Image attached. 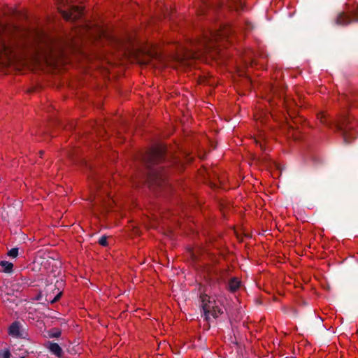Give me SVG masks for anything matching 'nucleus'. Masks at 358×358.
I'll return each mask as SVG.
<instances>
[{
  "label": "nucleus",
  "mask_w": 358,
  "mask_h": 358,
  "mask_svg": "<svg viewBox=\"0 0 358 358\" xmlns=\"http://www.w3.org/2000/svg\"><path fill=\"white\" fill-rule=\"evenodd\" d=\"M166 148L163 145L152 146L142 154L141 160L145 168V177L150 188L162 189L167 185L165 171Z\"/></svg>",
  "instance_id": "obj_1"
},
{
  "label": "nucleus",
  "mask_w": 358,
  "mask_h": 358,
  "mask_svg": "<svg viewBox=\"0 0 358 358\" xmlns=\"http://www.w3.org/2000/svg\"><path fill=\"white\" fill-rule=\"evenodd\" d=\"M59 12L66 20L75 21L80 18L83 15V10L78 6L71 4V0H57Z\"/></svg>",
  "instance_id": "obj_2"
},
{
  "label": "nucleus",
  "mask_w": 358,
  "mask_h": 358,
  "mask_svg": "<svg viewBox=\"0 0 358 358\" xmlns=\"http://www.w3.org/2000/svg\"><path fill=\"white\" fill-rule=\"evenodd\" d=\"M338 131L341 134L345 143H350L352 140L356 138V132L350 124L348 117H343L336 124Z\"/></svg>",
  "instance_id": "obj_3"
},
{
  "label": "nucleus",
  "mask_w": 358,
  "mask_h": 358,
  "mask_svg": "<svg viewBox=\"0 0 358 358\" xmlns=\"http://www.w3.org/2000/svg\"><path fill=\"white\" fill-rule=\"evenodd\" d=\"M353 22H358V5L349 12H340L335 19V23L341 26H345Z\"/></svg>",
  "instance_id": "obj_4"
},
{
  "label": "nucleus",
  "mask_w": 358,
  "mask_h": 358,
  "mask_svg": "<svg viewBox=\"0 0 358 358\" xmlns=\"http://www.w3.org/2000/svg\"><path fill=\"white\" fill-rule=\"evenodd\" d=\"M234 29L229 26H220V29L217 31H210V36H206L205 43L207 45L208 43H211L213 41H217L222 38L229 37L233 32Z\"/></svg>",
  "instance_id": "obj_5"
},
{
  "label": "nucleus",
  "mask_w": 358,
  "mask_h": 358,
  "mask_svg": "<svg viewBox=\"0 0 358 358\" xmlns=\"http://www.w3.org/2000/svg\"><path fill=\"white\" fill-rule=\"evenodd\" d=\"M201 299V307L202 309L201 316L203 317L206 322L210 321V312L215 308V301L210 300L208 295L206 294H201L200 295Z\"/></svg>",
  "instance_id": "obj_6"
},
{
  "label": "nucleus",
  "mask_w": 358,
  "mask_h": 358,
  "mask_svg": "<svg viewBox=\"0 0 358 358\" xmlns=\"http://www.w3.org/2000/svg\"><path fill=\"white\" fill-rule=\"evenodd\" d=\"M46 348L54 355L57 357H62L64 352L62 348L56 343L48 341L45 344Z\"/></svg>",
  "instance_id": "obj_7"
},
{
  "label": "nucleus",
  "mask_w": 358,
  "mask_h": 358,
  "mask_svg": "<svg viewBox=\"0 0 358 358\" xmlns=\"http://www.w3.org/2000/svg\"><path fill=\"white\" fill-rule=\"evenodd\" d=\"M9 334L15 338H24L20 331V324L19 322H14L9 327Z\"/></svg>",
  "instance_id": "obj_8"
},
{
  "label": "nucleus",
  "mask_w": 358,
  "mask_h": 358,
  "mask_svg": "<svg viewBox=\"0 0 358 358\" xmlns=\"http://www.w3.org/2000/svg\"><path fill=\"white\" fill-rule=\"evenodd\" d=\"M227 7L228 9L235 10L238 13L241 11L243 8V3L240 0H228Z\"/></svg>",
  "instance_id": "obj_9"
},
{
  "label": "nucleus",
  "mask_w": 358,
  "mask_h": 358,
  "mask_svg": "<svg viewBox=\"0 0 358 358\" xmlns=\"http://www.w3.org/2000/svg\"><path fill=\"white\" fill-rule=\"evenodd\" d=\"M204 5L207 8L211 10L212 11H213L215 13L221 10L222 9V6H223L222 3H220L218 1H213V2H209L208 1L205 0Z\"/></svg>",
  "instance_id": "obj_10"
},
{
  "label": "nucleus",
  "mask_w": 358,
  "mask_h": 358,
  "mask_svg": "<svg viewBox=\"0 0 358 358\" xmlns=\"http://www.w3.org/2000/svg\"><path fill=\"white\" fill-rule=\"evenodd\" d=\"M241 282L237 278H232L228 283V289L231 292H236L240 286Z\"/></svg>",
  "instance_id": "obj_11"
},
{
  "label": "nucleus",
  "mask_w": 358,
  "mask_h": 358,
  "mask_svg": "<svg viewBox=\"0 0 358 358\" xmlns=\"http://www.w3.org/2000/svg\"><path fill=\"white\" fill-rule=\"evenodd\" d=\"M0 266L3 268V271L5 273H10L13 271V264L7 261H1Z\"/></svg>",
  "instance_id": "obj_12"
},
{
  "label": "nucleus",
  "mask_w": 358,
  "mask_h": 358,
  "mask_svg": "<svg viewBox=\"0 0 358 358\" xmlns=\"http://www.w3.org/2000/svg\"><path fill=\"white\" fill-rule=\"evenodd\" d=\"M10 52V48L4 40L0 38V55H8Z\"/></svg>",
  "instance_id": "obj_13"
},
{
  "label": "nucleus",
  "mask_w": 358,
  "mask_h": 358,
  "mask_svg": "<svg viewBox=\"0 0 358 358\" xmlns=\"http://www.w3.org/2000/svg\"><path fill=\"white\" fill-rule=\"evenodd\" d=\"M223 313L222 308L218 307L217 306H215V308L210 312V315L215 319L217 318L220 315Z\"/></svg>",
  "instance_id": "obj_14"
},
{
  "label": "nucleus",
  "mask_w": 358,
  "mask_h": 358,
  "mask_svg": "<svg viewBox=\"0 0 358 358\" xmlns=\"http://www.w3.org/2000/svg\"><path fill=\"white\" fill-rule=\"evenodd\" d=\"M62 294V292H60L59 290V289H57V293H56L55 296L53 299H52L50 295H47L46 296V301H50L51 303H55L56 301H57L60 299Z\"/></svg>",
  "instance_id": "obj_15"
},
{
  "label": "nucleus",
  "mask_w": 358,
  "mask_h": 358,
  "mask_svg": "<svg viewBox=\"0 0 358 358\" xmlns=\"http://www.w3.org/2000/svg\"><path fill=\"white\" fill-rule=\"evenodd\" d=\"M61 331L59 329H53L52 331L50 332V338H59L61 336Z\"/></svg>",
  "instance_id": "obj_16"
},
{
  "label": "nucleus",
  "mask_w": 358,
  "mask_h": 358,
  "mask_svg": "<svg viewBox=\"0 0 358 358\" xmlns=\"http://www.w3.org/2000/svg\"><path fill=\"white\" fill-rule=\"evenodd\" d=\"M10 352L8 350L0 351V358H10Z\"/></svg>",
  "instance_id": "obj_17"
},
{
  "label": "nucleus",
  "mask_w": 358,
  "mask_h": 358,
  "mask_svg": "<svg viewBox=\"0 0 358 358\" xmlns=\"http://www.w3.org/2000/svg\"><path fill=\"white\" fill-rule=\"evenodd\" d=\"M18 250L17 248H13L9 250L8 255L11 257H16L18 255Z\"/></svg>",
  "instance_id": "obj_18"
},
{
  "label": "nucleus",
  "mask_w": 358,
  "mask_h": 358,
  "mask_svg": "<svg viewBox=\"0 0 358 358\" xmlns=\"http://www.w3.org/2000/svg\"><path fill=\"white\" fill-rule=\"evenodd\" d=\"M98 243L101 246H107L108 245V241H107V236H102L98 241Z\"/></svg>",
  "instance_id": "obj_19"
},
{
  "label": "nucleus",
  "mask_w": 358,
  "mask_h": 358,
  "mask_svg": "<svg viewBox=\"0 0 358 358\" xmlns=\"http://www.w3.org/2000/svg\"><path fill=\"white\" fill-rule=\"evenodd\" d=\"M94 181V190H96L98 189V188H99V182L98 181V179L97 178H93Z\"/></svg>",
  "instance_id": "obj_20"
},
{
  "label": "nucleus",
  "mask_w": 358,
  "mask_h": 358,
  "mask_svg": "<svg viewBox=\"0 0 358 358\" xmlns=\"http://www.w3.org/2000/svg\"><path fill=\"white\" fill-rule=\"evenodd\" d=\"M320 121L324 124H327V125L328 124V123H327V120H326V119H325V117H324V116L323 115L321 116Z\"/></svg>",
  "instance_id": "obj_21"
},
{
  "label": "nucleus",
  "mask_w": 358,
  "mask_h": 358,
  "mask_svg": "<svg viewBox=\"0 0 358 358\" xmlns=\"http://www.w3.org/2000/svg\"><path fill=\"white\" fill-rule=\"evenodd\" d=\"M20 279H21L22 280H24L25 284H28V280L26 278L23 279L22 276H16V280H19Z\"/></svg>",
  "instance_id": "obj_22"
},
{
  "label": "nucleus",
  "mask_w": 358,
  "mask_h": 358,
  "mask_svg": "<svg viewBox=\"0 0 358 358\" xmlns=\"http://www.w3.org/2000/svg\"><path fill=\"white\" fill-rule=\"evenodd\" d=\"M43 154V151H40V155H41V157H42Z\"/></svg>",
  "instance_id": "obj_23"
},
{
  "label": "nucleus",
  "mask_w": 358,
  "mask_h": 358,
  "mask_svg": "<svg viewBox=\"0 0 358 358\" xmlns=\"http://www.w3.org/2000/svg\"><path fill=\"white\" fill-rule=\"evenodd\" d=\"M259 146L262 148V144L261 143H259Z\"/></svg>",
  "instance_id": "obj_24"
},
{
  "label": "nucleus",
  "mask_w": 358,
  "mask_h": 358,
  "mask_svg": "<svg viewBox=\"0 0 358 358\" xmlns=\"http://www.w3.org/2000/svg\"><path fill=\"white\" fill-rule=\"evenodd\" d=\"M20 358H25L24 357H20Z\"/></svg>",
  "instance_id": "obj_25"
}]
</instances>
